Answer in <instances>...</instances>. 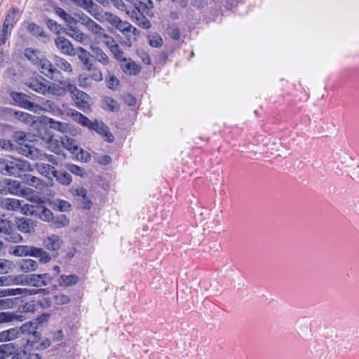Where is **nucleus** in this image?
Returning a JSON list of instances; mask_svg holds the SVG:
<instances>
[{
	"label": "nucleus",
	"instance_id": "obj_14",
	"mask_svg": "<svg viewBox=\"0 0 359 359\" xmlns=\"http://www.w3.org/2000/svg\"><path fill=\"white\" fill-rule=\"evenodd\" d=\"M55 43L62 53L69 56H74L76 55V49L73 47L72 43L65 37H57L55 40Z\"/></svg>",
	"mask_w": 359,
	"mask_h": 359
},
{
	"label": "nucleus",
	"instance_id": "obj_19",
	"mask_svg": "<svg viewBox=\"0 0 359 359\" xmlns=\"http://www.w3.org/2000/svg\"><path fill=\"white\" fill-rule=\"evenodd\" d=\"M21 149L24 156L32 159H43L46 156L41 150L29 144H25V147Z\"/></svg>",
	"mask_w": 359,
	"mask_h": 359
},
{
	"label": "nucleus",
	"instance_id": "obj_5",
	"mask_svg": "<svg viewBox=\"0 0 359 359\" xmlns=\"http://www.w3.org/2000/svg\"><path fill=\"white\" fill-rule=\"evenodd\" d=\"M39 122L45 126H49L51 129L57 130L61 133H69L72 135H77L81 133L80 130L69 123L55 121L52 118L41 116L38 118Z\"/></svg>",
	"mask_w": 359,
	"mask_h": 359
},
{
	"label": "nucleus",
	"instance_id": "obj_60",
	"mask_svg": "<svg viewBox=\"0 0 359 359\" xmlns=\"http://www.w3.org/2000/svg\"><path fill=\"white\" fill-rule=\"evenodd\" d=\"M13 304L11 299H0V310L13 308Z\"/></svg>",
	"mask_w": 359,
	"mask_h": 359
},
{
	"label": "nucleus",
	"instance_id": "obj_20",
	"mask_svg": "<svg viewBox=\"0 0 359 359\" xmlns=\"http://www.w3.org/2000/svg\"><path fill=\"white\" fill-rule=\"evenodd\" d=\"M90 49L93 53V56L102 65H107L110 60L108 55L98 46L91 44Z\"/></svg>",
	"mask_w": 359,
	"mask_h": 359
},
{
	"label": "nucleus",
	"instance_id": "obj_23",
	"mask_svg": "<svg viewBox=\"0 0 359 359\" xmlns=\"http://www.w3.org/2000/svg\"><path fill=\"white\" fill-rule=\"evenodd\" d=\"M77 52V56L79 60L82 62L84 69L86 70H90L93 64L90 62V53L82 47H78L76 49Z\"/></svg>",
	"mask_w": 359,
	"mask_h": 359
},
{
	"label": "nucleus",
	"instance_id": "obj_54",
	"mask_svg": "<svg viewBox=\"0 0 359 359\" xmlns=\"http://www.w3.org/2000/svg\"><path fill=\"white\" fill-rule=\"evenodd\" d=\"M26 181L27 184L36 188H40V187L42 185L41 181L39 178L34 176L27 177Z\"/></svg>",
	"mask_w": 359,
	"mask_h": 359
},
{
	"label": "nucleus",
	"instance_id": "obj_4",
	"mask_svg": "<svg viewBox=\"0 0 359 359\" xmlns=\"http://www.w3.org/2000/svg\"><path fill=\"white\" fill-rule=\"evenodd\" d=\"M13 254L18 257L31 256L39 258L41 263H48L50 257L47 252L41 248L32 245H16L14 247Z\"/></svg>",
	"mask_w": 359,
	"mask_h": 359
},
{
	"label": "nucleus",
	"instance_id": "obj_2",
	"mask_svg": "<svg viewBox=\"0 0 359 359\" xmlns=\"http://www.w3.org/2000/svg\"><path fill=\"white\" fill-rule=\"evenodd\" d=\"M29 170L30 165L26 161L0 158V172L4 175L17 176L20 175L21 171H28Z\"/></svg>",
	"mask_w": 359,
	"mask_h": 359
},
{
	"label": "nucleus",
	"instance_id": "obj_21",
	"mask_svg": "<svg viewBox=\"0 0 359 359\" xmlns=\"http://www.w3.org/2000/svg\"><path fill=\"white\" fill-rule=\"evenodd\" d=\"M61 144L72 154H75L79 151V146L76 140L68 135H65L60 138Z\"/></svg>",
	"mask_w": 359,
	"mask_h": 359
},
{
	"label": "nucleus",
	"instance_id": "obj_55",
	"mask_svg": "<svg viewBox=\"0 0 359 359\" xmlns=\"http://www.w3.org/2000/svg\"><path fill=\"white\" fill-rule=\"evenodd\" d=\"M34 206L33 205L29 204H22L21 202V207L20 208V210L22 213L25 215H33L34 212Z\"/></svg>",
	"mask_w": 359,
	"mask_h": 359
},
{
	"label": "nucleus",
	"instance_id": "obj_63",
	"mask_svg": "<svg viewBox=\"0 0 359 359\" xmlns=\"http://www.w3.org/2000/svg\"><path fill=\"white\" fill-rule=\"evenodd\" d=\"M101 38L104 39V43L109 48H111L116 44L114 39L111 36L107 34L105 32H104V34H102Z\"/></svg>",
	"mask_w": 359,
	"mask_h": 359
},
{
	"label": "nucleus",
	"instance_id": "obj_51",
	"mask_svg": "<svg viewBox=\"0 0 359 359\" xmlns=\"http://www.w3.org/2000/svg\"><path fill=\"white\" fill-rule=\"evenodd\" d=\"M49 293L47 289H25V296L33 295L40 294L41 295H46Z\"/></svg>",
	"mask_w": 359,
	"mask_h": 359
},
{
	"label": "nucleus",
	"instance_id": "obj_44",
	"mask_svg": "<svg viewBox=\"0 0 359 359\" xmlns=\"http://www.w3.org/2000/svg\"><path fill=\"white\" fill-rule=\"evenodd\" d=\"M90 72L89 78L95 81H101L103 79V75L101 70L97 67H93L88 70Z\"/></svg>",
	"mask_w": 359,
	"mask_h": 359
},
{
	"label": "nucleus",
	"instance_id": "obj_3",
	"mask_svg": "<svg viewBox=\"0 0 359 359\" xmlns=\"http://www.w3.org/2000/svg\"><path fill=\"white\" fill-rule=\"evenodd\" d=\"M4 183L6 184V187L4 189V194L8 192L13 195L25 196L29 201L36 204H38L41 202L40 198L37 195L33 194L32 190L31 189H22L18 181L7 179L4 180Z\"/></svg>",
	"mask_w": 359,
	"mask_h": 359
},
{
	"label": "nucleus",
	"instance_id": "obj_9",
	"mask_svg": "<svg viewBox=\"0 0 359 359\" xmlns=\"http://www.w3.org/2000/svg\"><path fill=\"white\" fill-rule=\"evenodd\" d=\"M57 113L63 117L65 115L71 116L74 121L88 128L92 127V122L88 117L73 109H58Z\"/></svg>",
	"mask_w": 359,
	"mask_h": 359
},
{
	"label": "nucleus",
	"instance_id": "obj_56",
	"mask_svg": "<svg viewBox=\"0 0 359 359\" xmlns=\"http://www.w3.org/2000/svg\"><path fill=\"white\" fill-rule=\"evenodd\" d=\"M27 30L33 35L39 36L41 34V29L34 23H30L27 26Z\"/></svg>",
	"mask_w": 359,
	"mask_h": 359
},
{
	"label": "nucleus",
	"instance_id": "obj_48",
	"mask_svg": "<svg viewBox=\"0 0 359 359\" xmlns=\"http://www.w3.org/2000/svg\"><path fill=\"white\" fill-rule=\"evenodd\" d=\"M67 168L72 173L82 177L84 175V170L79 166L74 165V164H68L67 165Z\"/></svg>",
	"mask_w": 359,
	"mask_h": 359
},
{
	"label": "nucleus",
	"instance_id": "obj_61",
	"mask_svg": "<svg viewBox=\"0 0 359 359\" xmlns=\"http://www.w3.org/2000/svg\"><path fill=\"white\" fill-rule=\"evenodd\" d=\"M137 24L144 29H149L151 26L149 20L144 16L137 18Z\"/></svg>",
	"mask_w": 359,
	"mask_h": 359
},
{
	"label": "nucleus",
	"instance_id": "obj_11",
	"mask_svg": "<svg viewBox=\"0 0 359 359\" xmlns=\"http://www.w3.org/2000/svg\"><path fill=\"white\" fill-rule=\"evenodd\" d=\"M52 280L48 273L31 274L27 276L25 285L35 287H43L48 285Z\"/></svg>",
	"mask_w": 359,
	"mask_h": 359
},
{
	"label": "nucleus",
	"instance_id": "obj_27",
	"mask_svg": "<svg viewBox=\"0 0 359 359\" xmlns=\"http://www.w3.org/2000/svg\"><path fill=\"white\" fill-rule=\"evenodd\" d=\"M50 204L53 209L60 212L69 211L71 208V205L69 202L59 198L52 201Z\"/></svg>",
	"mask_w": 359,
	"mask_h": 359
},
{
	"label": "nucleus",
	"instance_id": "obj_8",
	"mask_svg": "<svg viewBox=\"0 0 359 359\" xmlns=\"http://www.w3.org/2000/svg\"><path fill=\"white\" fill-rule=\"evenodd\" d=\"M38 135L46 142V147L50 151L58 154L61 149V142L53 137V135L46 129L41 128L38 130Z\"/></svg>",
	"mask_w": 359,
	"mask_h": 359
},
{
	"label": "nucleus",
	"instance_id": "obj_1",
	"mask_svg": "<svg viewBox=\"0 0 359 359\" xmlns=\"http://www.w3.org/2000/svg\"><path fill=\"white\" fill-rule=\"evenodd\" d=\"M65 88H60L56 90L55 85H53V87H50V90H51L53 94L57 95H62L65 94V90H67L72 95V99L74 102V104L77 108L81 110L85 111L89 109L91 102V98L88 95H87L83 91H81L76 87L75 85L69 83V81H65L63 83Z\"/></svg>",
	"mask_w": 359,
	"mask_h": 359
},
{
	"label": "nucleus",
	"instance_id": "obj_16",
	"mask_svg": "<svg viewBox=\"0 0 359 359\" xmlns=\"http://www.w3.org/2000/svg\"><path fill=\"white\" fill-rule=\"evenodd\" d=\"M89 129L96 131L98 134L105 137V140L109 142L114 141L113 135L109 131L108 127L103 122L97 121L92 122V127Z\"/></svg>",
	"mask_w": 359,
	"mask_h": 359
},
{
	"label": "nucleus",
	"instance_id": "obj_58",
	"mask_svg": "<svg viewBox=\"0 0 359 359\" xmlns=\"http://www.w3.org/2000/svg\"><path fill=\"white\" fill-rule=\"evenodd\" d=\"M109 49L116 60L121 61L124 57L123 52L119 49L116 43Z\"/></svg>",
	"mask_w": 359,
	"mask_h": 359
},
{
	"label": "nucleus",
	"instance_id": "obj_34",
	"mask_svg": "<svg viewBox=\"0 0 359 359\" xmlns=\"http://www.w3.org/2000/svg\"><path fill=\"white\" fill-rule=\"evenodd\" d=\"M53 177L57 181L63 185H69L72 182V176L67 172H58L55 170Z\"/></svg>",
	"mask_w": 359,
	"mask_h": 359
},
{
	"label": "nucleus",
	"instance_id": "obj_30",
	"mask_svg": "<svg viewBox=\"0 0 359 359\" xmlns=\"http://www.w3.org/2000/svg\"><path fill=\"white\" fill-rule=\"evenodd\" d=\"M14 116L18 120L26 124H33L34 123H36V116H32V115L26 112L15 111Z\"/></svg>",
	"mask_w": 359,
	"mask_h": 359
},
{
	"label": "nucleus",
	"instance_id": "obj_32",
	"mask_svg": "<svg viewBox=\"0 0 359 359\" xmlns=\"http://www.w3.org/2000/svg\"><path fill=\"white\" fill-rule=\"evenodd\" d=\"M36 170L39 173L49 178L53 176L55 172L54 167L45 163L36 164Z\"/></svg>",
	"mask_w": 359,
	"mask_h": 359
},
{
	"label": "nucleus",
	"instance_id": "obj_7",
	"mask_svg": "<svg viewBox=\"0 0 359 359\" xmlns=\"http://www.w3.org/2000/svg\"><path fill=\"white\" fill-rule=\"evenodd\" d=\"M25 352L18 348L15 344L0 345V359H22Z\"/></svg>",
	"mask_w": 359,
	"mask_h": 359
},
{
	"label": "nucleus",
	"instance_id": "obj_53",
	"mask_svg": "<svg viewBox=\"0 0 359 359\" xmlns=\"http://www.w3.org/2000/svg\"><path fill=\"white\" fill-rule=\"evenodd\" d=\"M12 285H25L27 283V276L19 275L17 276H11Z\"/></svg>",
	"mask_w": 359,
	"mask_h": 359
},
{
	"label": "nucleus",
	"instance_id": "obj_47",
	"mask_svg": "<svg viewBox=\"0 0 359 359\" xmlns=\"http://www.w3.org/2000/svg\"><path fill=\"white\" fill-rule=\"evenodd\" d=\"M106 81L107 85L110 89H117L119 86V80L114 76L109 75V76L106 78Z\"/></svg>",
	"mask_w": 359,
	"mask_h": 359
},
{
	"label": "nucleus",
	"instance_id": "obj_45",
	"mask_svg": "<svg viewBox=\"0 0 359 359\" xmlns=\"http://www.w3.org/2000/svg\"><path fill=\"white\" fill-rule=\"evenodd\" d=\"M53 300L57 305H65L69 304L71 299L69 296L60 293L54 295Z\"/></svg>",
	"mask_w": 359,
	"mask_h": 359
},
{
	"label": "nucleus",
	"instance_id": "obj_46",
	"mask_svg": "<svg viewBox=\"0 0 359 359\" xmlns=\"http://www.w3.org/2000/svg\"><path fill=\"white\" fill-rule=\"evenodd\" d=\"M35 323L29 322L23 324L18 330H20V334H27L29 336L32 334V332H34L36 327L34 326Z\"/></svg>",
	"mask_w": 359,
	"mask_h": 359
},
{
	"label": "nucleus",
	"instance_id": "obj_64",
	"mask_svg": "<svg viewBox=\"0 0 359 359\" xmlns=\"http://www.w3.org/2000/svg\"><path fill=\"white\" fill-rule=\"evenodd\" d=\"M12 229L11 226V222L7 219H3L1 222L0 232H8Z\"/></svg>",
	"mask_w": 359,
	"mask_h": 359
},
{
	"label": "nucleus",
	"instance_id": "obj_22",
	"mask_svg": "<svg viewBox=\"0 0 359 359\" xmlns=\"http://www.w3.org/2000/svg\"><path fill=\"white\" fill-rule=\"evenodd\" d=\"M64 32L69 36L80 43H83L88 39V36L86 34L73 26L67 27Z\"/></svg>",
	"mask_w": 359,
	"mask_h": 359
},
{
	"label": "nucleus",
	"instance_id": "obj_52",
	"mask_svg": "<svg viewBox=\"0 0 359 359\" xmlns=\"http://www.w3.org/2000/svg\"><path fill=\"white\" fill-rule=\"evenodd\" d=\"M29 87L37 93L44 94L46 91V88L43 84L37 81H33L29 84Z\"/></svg>",
	"mask_w": 359,
	"mask_h": 359
},
{
	"label": "nucleus",
	"instance_id": "obj_50",
	"mask_svg": "<svg viewBox=\"0 0 359 359\" xmlns=\"http://www.w3.org/2000/svg\"><path fill=\"white\" fill-rule=\"evenodd\" d=\"M79 152L77 151L75 154L76 158L81 161L88 162L90 158L89 153L86 151H84L83 149L79 148Z\"/></svg>",
	"mask_w": 359,
	"mask_h": 359
},
{
	"label": "nucleus",
	"instance_id": "obj_28",
	"mask_svg": "<svg viewBox=\"0 0 359 359\" xmlns=\"http://www.w3.org/2000/svg\"><path fill=\"white\" fill-rule=\"evenodd\" d=\"M38 264L36 262L31 259H23L20 264V269L25 273L34 271L37 269Z\"/></svg>",
	"mask_w": 359,
	"mask_h": 359
},
{
	"label": "nucleus",
	"instance_id": "obj_15",
	"mask_svg": "<svg viewBox=\"0 0 359 359\" xmlns=\"http://www.w3.org/2000/svg\"><path fill=\"white\" fill-rule=\"evenodd\" d=\"M11 97L15 102V104L20 106V107L36 111L35 108L38 107V106L30 102L26 98V95L20 93L13 92L11 93Z\"/></svg>",
	"mask_w": 359,
	"mask_h": 359
},
{
	"label": "nucleus",
	"instance_id": "obj_43",
	"mask_svg": "<svg viewBox=\"0 0 359 359\" xmlns=\"http://www.w3.org/2000/svg\"><path fill=\"white\" fill-rule=\"evenodd\" d=\"M102 19L104 20L107 21L111 25L114 27H116L118 25V22L121 20L118 17L113 15L111 13H104L102 15Z\"/></svg>",
	"mask_w": 359,
	"mask_h": 359
},
{
	"label": "nucleus",
	"instance_id": "obj_29",
	"mask_svg": "<svg viewBox=\"0 0 359 359\" xmlns=\"http://www.w3.org/2000/svg\"><path fill=\"white\" fill-rule=\"evenodd\" d=\"M55 11L58 16H60L65 22H67V27L72 26L73 25L76 24V19L70 14L65 12L62 8L57 7L55 8Z\"/></svg>",
	"mask_w": 359,
	"mask_h": 359
},
{
	"label": "nucleus",
	"instance_id": "obj_59",
	"mask_svg": "<svg viewBox=\"0 0 359 359\" xmlns=\"http://www.w3.org/2000/svg\"><path fill=\"white\" fill-rule=\"evenodd\" d=\"M109 49L116 60L121 61L124 57L123 52L119 49L116 43Z\"/></svg>",
	"mask_w": 359,
	"mask_h": 359
},
{
	"label": "nucleus",
	"instance_id": "obj_39",
	"mask_svg": "<svg viewBox=\"0 0 359 359\" xmlns=\"http://www.w3.org/2000/svg\"><path fill=\"white\" fill-rule=\"evenodd\" d=\"M86 27L98 38H101L102 34H104V30L93 20Z\"/></svg>",
	"mask_w": 359,
	"mask_h": 359
},
{
	"label": "nucleus",
	"instance_id": "obj_18",
	"mask_svg": "<svg viewBox=\"0 0 359 359\" xmlns=\"http://www.w3.org/2000/svg\"><path fill=\"white\" fill-rule=\"evenodd\" d=\"M62 239L57 235L52 234L43 241L45 248L48 250H57L62 245Z\"/></svg>",
	"mask_w": 359,
	"mask_h": 359
},
{
	"label": "nucleus",
	"instance_id": "obj_13",
	"mask_svg": "<svg viewBox=\"0 0 359 359\" xmlns=\"http://www.w3.org/2000/svg\"><path fill=\"white\" fill-rule=\"evenodd\" d=\"M36 64L38 65L41 74L48 78H53L55 74L60 73L53 64L46 58H36Z\"/></svg>",
	"mask_w": 359,
	"mask_h": 359
},
{
	"label": "nucleus",
	"instance_id": "obj_37",
	"mask_svg": "<svg viewBox=\"0 0 359 359\" xmlns=\"http://www.w3.org/2000/svg\"><path fill=\"white\" fill-rule=\"evenodd\" d=\"M15 320L19 321L22 320L21 316H19L11 312H0V324L12 322Z\"/></svg>",
	"mask_w": 359,
	"mask_h": 359
},
{
	"label": "nucleus",
	"instance_id": "obj_25",
	"mask_svg": "<svg viewBox=\"0 0 359 359\" xmlns=\"http://www.w3.org/2000/svg\"><path fill=\"white\" fill-rule=\"evenodd\" d=\"M1 205L8 210L17 211L21 207V201L15 198H4L1 201Z\"/></svg>",
	"mask_w": 359,
	"mask_h": 359
},
{
	"label": "nucleus",
	"instance_id": "obj_31",
	"mask_svg": "<svg viewBox=\"0 0 359 359\" xmlns=\"http://www.w3.org/2000/svg\"><path fill=\"white\" fill-rule=\"evenodd\" d=\"M52 226L55 229H61L69 226V219L65 215H60L56 217H53L51 221Z\"/></svg>",
	"mask_w": 359,
	"mask_h": 359
},
{
	"label": "nucleus",
	"instance_id": "obj_41",
	"mask_svg": "<svg viewBox=\"0 0 359 359\" xmlns=\"http://www.w3.org/2000/svg\"><path fill=\"white\" fill-rule=\"evenodd\" d=\"M149 45L152 47H160L163 44V39L158 34L154 33L148 36Z\"/></svg>",
	"mask_w": 359,
	"mask_h": 359
},
{
	"label": "nucleus",
	"instance_id": "obj_62",
	"mask_svg": "<svg viewBox=\"0 0 359 359\" xmlns=\"http://www.w3.org/2000/svg\"><path fill=\"white\" fill-rule=\"evenodd\" d=\"M41 334L39 332L34 331L32 332V334L27 338V344L30 345H33L34 343L39 341L40 339Z\"/></svg>",
	"mask_w": 359,
	"mask_h": 359
},
{
	"label": "nucleus",
	"instance_id": "obj_6",
	"mask_svg": "<svg viewBox=\"0 0 359 359\" xmlns=\"http://www.w3.org/2000/svg\"><path fill=\"white\" fill-rule=\"evenodd\" d=\"M20 11L17 8L11 9L7 14L3 25L1 44L6 43L13 25L18 20Z\"/></svg>",
	"mask_w": 359,
	"mask_h": 359
},
{
	"label": "nucleus",
	"instance_id": "obj_36",
	"mask_svg": "<svg viewBox=\"0 0 359 359\" xmlns=\"http://www.w3.org/2000/svg\"><path fill=\"white\" fill-rule=\"evenodd\" d=\"M32 136L29 134H25L24 132L18 131L14 134L15 140L18 142L19 144L25 147V144H28V142H31Z\"/></svg>",
	"mask_w": 359,
	"mask_h": 359
},
{
	"label": "nucleus",
	"instance_id": "obj_26",
	"mask_svg": "<svg viewBox=\"0 0 359 359\" xmlns=\"http://www.w3.org/2000/svg\"><path fill=\"white\" fill-rule=\"evenodd\" d=\"M15 224L19 231L24 233H30L34 230L33 222L25 218H20L15 221Z\"/></svg>",
	"mask_w": 359,
	"mask_h": 359
},
{
	"label": "nucleus",
	"instance_id": "obj_33",
	"mask_svg": "<svg viewBox=\"0 0 359 359\" xmlns=\"http://www.w3.org/2000/svg\"><path fill=\"white\" fill-rule=\"evenodd\" d=\"M54 62L57 67L65 72L72 73L73 71V68L71 64L62 57L55 56Z\"/></svg>",
	"mask_w": 359,
	"mask_h": 359
},
{
	"label": "nucleus",
	"instance_id": "obj_17",
	"mask_svg": "<svg viewBox=\"0 0 359 359\" xmlns=\"http://www.w3.org/2000/svg\"><path fill=\"white\" fill-rule=\"evenodd\" d=\"M120 62L122 70L128 75H135L140 71V67L130 58L123 57Z\"/></svg>",
	"mask_w": 359,
	"mask_h": 359
},
{
	"label": "nucleus",
	"instance_id": "obj_49",
	"mask_svg": "<svg viewBox=\"0 0 359 359\" xmlns=\"http://www.w3.org/2000/svg\"><path fill=\"white\" fill-rule=\"evenodd\" d=\"M116 28H117L118 30H120L122 32H130L133 29L134 31L135 30V28L133 27L129 22H123L121 20L118 25H116Z\"/></svg>",
	"mask_w": 359,
	"mask_h": 359
},
{
	"label": "nucleus",
	"instance_id": "obj_24",
	"mask_svg": "<svg viewBox=\"0 0 359 359\" xmlns=\"http://www.w3.org/2000/svg\"><path fill=\"white\" fill-rule=\"evenodd\" d=\"M20 330L14 327L0 332V342H6L14 340L19 337Z\"/></svg>",
	"mask_w": 359,
	"mask_h": 359
},
{
	"label": "nucleus",
	"instance_id": "obj_42",
	"mask_svg": "<svg viewBox=\"0 0 359 359\" xmlns=\"http://www.w3.org/2000/svg\"><path fill=\"white\" fill-rule=\"evenodd\" d=\"M13 262L8 259H0V274H6L12 271Z\"/></svg>",
	"mask_w": 359,
	"mask_h": 359
},
{
	"label": "nucleus",
	"instance_id": "obj_12",
	"mask_svg": "<svg viewBox=\"0 0 359 359\" xmlns=\"http://www.w3.org/2000/svg\"><path fill=\"white\" fill-rule=\"evenodd\" d=\"M72 194L76 198L81 208L88 210L92 207V202L87 196V191L83 187L72 188Z\"/></svg>",
	"mask_w": 359,
	"mask_h": 359
},
{
	"label": "nucleus",
	"instance_id": "obj_10",
	"mask_svg": "<svg viewBox=\"0 0 359 359\" xmlns=\"http://www.w3.org/2000/svg\"><path fill=\"white\" fill-rule=\"evenodd\" d=\"M57 113L63 117L65 115L71 116L74 121L88 128L92 127V122L88 117L73 109H58Z\"/></svg>",
	"mask_w": 359,
	"mask_h": 359
},
{
	"label": "nucleus",
	"instance_id": "obj_57",
	"mask_svg": "<svg viewBox=\"0 0 359 359\" xmlns=\"http://www.w3.org/2000/svg\"><path fill=\"white\" fill-rule=\"evenodd\" d=\"M109 49L116 60L121 61L124 57L123 52L119 49L116 43Z\"/></svg>",
	"mask_w": 359,
	"mask_h": 359
},
{
	"label": "nucleus",
	"instance_id": "obj_40",
	"mask_svg": "<svg viewBox=\"0 0 359 359\" xmlns=\"http://www.w3.org/2000/svg\"><path fill=\"white\" fill-rule=\"evenodd\" d=\"M39 211V215L41 219L47 222H51L53 219V214L50 210L47 208L41 207Z\"/></svg>",
	"mask_w": 359,
	"mask_h": 359
},
{
	"label": "nucleus",
	"instance_id": "obj_38",
	"mask_svg": "<svg viewBox=\"0 0 359 359\" xmlns=\"http://www.w3.org/2000/svg\"><path fill=\"white\" fill-rule=\"evenodd\" d=\"M102 108L108 111H117L119 109V105L114 100L104 97L102 100Z\"/></svg>",
	"mask_w": 359,
	"mask_h": 359
},
{
	"label": "nucleus",
	"instance_id": "obj_35",
	"mask_svg": "<svg viewBox=\"0 0 359 359\" xmlns=\"http://www.w3.org/2000/svg\"><path fill=\"white\" fill-rule=\"evenodd\" d=\"M78 281V276L74 274L65 276L62 275L60 277L59 284L61 286L68 287L76 283Z\"/></svg>",
	"mask_w": 359,
	"mask_h": 359
}]
</instances>
